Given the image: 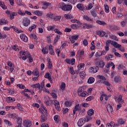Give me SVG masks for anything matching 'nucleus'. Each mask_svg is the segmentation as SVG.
I'll list each match as a JSON object with an SVG mask.
<instances>
[{"label": "nucleus", "mask_w": 127, "mask_h": 127, "mask_svg": "<svg viewBox=\"0 0 127 127\" xmlns=\"http://www.w3.org/2000/svg\"><path fill=\"white\" fill-rule=\"evenodd\" d=\"M59 6L64 11H69L72 10V5L66 4L64 2H61L59 4Z\"/></svg>", "instance_id": "1"}, {"label": "nucleus", "mask_w": 127, "mask_h": 127, "mask_svg": "<svg viewBox=\"0 0 127 127\" xmlns=\"http://www.w3.org/2000/svg\"><path fill=\"white\" fill-rule=\"evenodd\" d=\"M6 101L7 103H8V104H9L10 103H13V102H15V99L14 98L9 97L7 98H6Z\"/></svg>", "instance_id": "19"}, {"label": "nucleus", "mask_w": 127, "mask_h": 127, "mask_svg": "<svg viewBox=\"0 0 127 127\" xmlns=\"http://www.w3.org/2000/svg\"><path fill=\"white\" fill-rule=\"evenodd\" d=\"M92 100H94V97L93 96H90L87 98V99H86V101H88V102H90Z\"/></svg>", "instance_id": "61"}, {"label": "nucleus", "mask_w": 127, "mask_h": 127, "mask_svg": "<svg viewBox=\"0 0 127 127\" xmlns=\"http://www.w3.org/2000/svg\"><path fill=\"white\" fill-rule=\"evenodd\" d=\"M109 42H108V41L106 42V46H105V50H106V51H109V50H110V45L109 44Z\"/></svg>", "instance_id": "55"}, {"label": "nucleus", "mask_w": 127, "mask_h": 127, "mask_svg": "<svg viewBox=\"0 0 127 127\" xmlns=\"http://www.w3.org/2000/svg\"><path fill=\"white\" fill-rule=\"evenodd\" d=\"M0 6H1V8H2V9H6L7 8L6 5L4 4V2L0 0Z\"/></svg>", "instance_id": "32"}, {"label": "nucleus", "mask_w": 127, "mask_h": 127, "mask_svg": "<svg viewBox=\"0 0 127 127\" xmlns=\"http://www.w3.org/2000/svg\"><path fill=\"white\" fill-rule=\"evenodd\" d=\"M37 26V25H36L35 24H33V25H32L29 27L28 30H29L30 32H31V31H32L33 29H35V28H36Z\"/></svg>", "instance_id": "43"}, {"label": "nucleus", "mask_w": 127, "mask_h": 127, "mask_svg": "<svg viewBox=\"0 0 127 127\" xmlns=\"http://www.w3.org/2000/svg\"><path fill=\"white\" fill-rule=\"evenodd\" d=\"M70 27H71L72 29H77L78 27L76 24H72L70 25Z\"/></svg>", "instance_id": "59"}, {"label": "nucleus", "mask_w": 127, "mask_h": 127, "mask_svg": "<svg viewBox=\"0 0 127 127\" xmlns=\"http://www.w3.org/2000/svg\"><path fill=\"white\" fill-rule=\"evenodd\" d=\"M79 75L81 79H85L86 78V72L85 71H81L79 73Z\"/></svg>", "instance_id": "25"}, {"label": "nucleus", "mask_w": 127, "mask_h": 127, "mask_svg": "<svg viewBox=\"0 0 127 127\" xmlns=\"http://www.w3.org/2000/svg\"><path fill=\"white\" fill-rule=\"evenodd\" d=\"M20 37L21 40L24 41V42H27V41H28V38H27V37H26L25 34H20Z\"/></svg>", "instance_id": "14"}, {"label": "nucleus", "mask_w": 127, "mask_h": 127, "mask_svg": "<svg viewBox=\"0 0 127 127\" xmlns=\"http://www.w3.org/2000/svg\"><path fill=\"white\" fill-rule=\"evenodd\" d=\"M78 38L79 35H73L69 38V40L71 43H75V41L78 40Z\"/></svg>", "instance_id": "7"}, {"label": "nucleus", "mask_w": 127, "mask_h": 127, "mask_svg": "<svg viewBox=\"0 0 127 127\" xmlns=\"http://www.w3.org/2000/svg\"><path fill=\"white\" fill-rule=\"evenodd\" d=\"M107 109L109 114H113V112H114V109H113V107L111 106V105H108L107 106Z\"/></svg>", "instance_id": "20"}, {"label": "nucleus", "mask_w": 127, "mask_h": 127, "mask_svg": "<svg viewBox=\"0 0 127 127\" xmlns=\"http://www.w3.org/2000/svg\"><path fill=\"white\" fill-rule=\"evenodd\" d=\"M85 67V64H79L77 65L78 70H81L82 68H84Z\"/></svg>", "instance_id": "42"}, {"label": "nucleus", "mask_w": 127, "mask_h": 127, "mask_svg": "<svg viewBox=\"0 0 127 127\" xmlns=\"http://www.w3.org/2000/svg\"><path fill=\"white\" fill-rule=\"evenodd\" d=\"M22 123V119L19 117H18L17 118V124H18V125H21Z\"/></svg>", "instance_id": "50"}, {"label": "nucleus", "mask_w": 127, "mask_h": 127, "mask_svg": "<svg viewBox=\"0 0 127 127\" xmlns=\"http://www.w3.org/2000/svg\"><path fill=\"white\" fill-rule=\"evenodd\" d=\"M105 65V64L103 60H100L95 63V65L96 66V68H98V70L99 68H104Z\"/></svg>", "instance_id": "2"}, {"label": "nucleus", "mask_w": 127, "mask_h": 127, "mask_svg": "<svg viewBox=\"0 0 127 127\" xmlns=\"http://www.w3.org/2000/svg\"><path fill=\"white\" fill-rule=\"evenodd\" d=\"M84 121V119H80L78 122H77V125L79 127H82V126H83V125H84V122L83 121Z\"/></svg>", "instance_id": "28"}, {"label": "nucleus", "mask_w": 127, "mask_h": 127, "mask_svg": "<svg viewBox=\"0 0 127 127\" xmlns=\"http://www.w3.org/2000/svg\"><path fill=\"white\" fill-rule=\"evenodd\" d=\"M54 105L56 110L60 112V111H61L60 103H59L58 101L55 100L54 102Z\"/></svg>", "instance_id": "9"}, {"label": "nucleus", "mask_w": 127, "mask_h": 127, "mask_svg": "<svg viewBox=\"0 0 127 127\" xmlns=\"http://www.w3.org/2000/svg\"><path fill=\"white\" fill-rule=\"evenodd\" d=\"M20 58H22V60L25 61L27 59V56H26V52L24 51H21L19 53Z\"/></svg>", "instance_id": "5"}, {"label": "nucleus", "mask_w": 127, "mask_h": 127, "mask_svg": "<svg viewBox=\"0 0 127 127\" xmlns=\"http://www.w3.org/2000/svg\"><path fill=\"white\" fill-rule=\"evenodd\" d=\"M107 42H108V43H111V44L113 45L115 48H120V47H122V45L119 44L118 43H117V42L109 40L107 41Z\"/></svg>", "instance_id": "3"}, {"label": "nucleus", "mask_w": 127, "mask_h": 127, "mask_svg": "<svg viewBox=\"0 0 127 127\" xmlns=\"http://www.w3.org/2000/svg\"><path fill=\"white\" fill-rule=\"evenodd\" d=\"M44 77L45 78H46V79H48L49 80H50V79H51V76H50L49 73L48 72L46 73Z\"/></svg>", "instance_id": "53"}, {"label": "nucleus", "mask_w": 127, "mask_h": 127, "mask_svg": "<svg viewBox=\"0 0 127 127\" xmlns=\"http://www.w3.org/2000/svg\"><path fill=\"white\" fill-rule=\"evenodd\" d=\"M10 19H13V18H14V16L15 15V13L13 12H11V14H10Z\"/></svg>", "instance_id": "62"}, {"label": "nucleus", "mask_w": 127, "mask_h": 127, "mask_svg": "<svg viewBox=\"0 0 127 127\" xmlns=\"http://www.w3.org/2000/svg\"><path fill=\"white\" fill-rule=\"evenodd\" d=\"M7 21L5 20L4 18H2L0 19V25H5V24H7Z\"/></svg>", "instance_id": "21"}, {"label": "nucleus", "mask_w": 127, "mask_h": 127, "mask_svg": "<svg viewBox=\"0 0 127 127\" xmlns=\"http://www.w3.org/2000/svg\"><path fill=\"white\" fill-rule=\"evenodd\" d=\"M90 14L93 17H97V11H96V9L90 11Z\"/></svg>", "instance_id": "26"}, {"label": "nucleus", "mask_w": 127, "mask_h": 127, "mask_svg": "<svg viewBox=\"0 0 127 127\" xmlns=\"http://www.w3.org/2000/svg\"><path fill=\"white\" fill-rule=\"evenodd\" d=\"M115 126V123L111 122L110 123H107L106 127H112Z\"/></svg>", "instance_id": "57"}, {"label": "nucleus", "mask_w": 127, "mask_h": 127, "mask_svg": "<svg viewBox=\"0 0 127 127\" xmlns=\"http://www.w3.org/2000/svg\"><path fill=\"white\" fill-rule=\"evenodd\" d=\"M54 29H55V26H49L47 27L48 31H51V30H53Z\"/></svg>", "instance_id": "51"}, {"label": "nucleus", "mask_w": 127, "mask_h": 127, "mask_svg": "<svg viewBox=\"0 0 127 127\" xmlns=\"http://www.w3.org/2000/svg\"><path fill=\"white\" fill-rule=\"evenodd\" d=\"M94 82H95V78L93 77H89L87 81L88 84H93Z\"/></svg>", "instance_id": "27"}, {"label": "nucleus", "mask_w": 127, "mask_h": 127, "mask_svg": "<svg viewBox=\"0 0 127 127\" xmlns=\"http://www.w3.org/2000/svg\"><path fill=\"white\" fill-rule=\"evenodd\" d=\"M54 31L55 33H57L58 34H59V35H62V32H61L58 29H55Z\"/></svg>", "instance_id": "63"}, {"label": "nucleus", "mask_w": 127, "mask_h": 127, "mask_svg": "<svg viewBox=\"0 0 127 127\" xmlns=\"http://www.w3.org/2000/svg\"><path fill=\"white\" fill-rule=\"evenodd\" d=\"M83 17L84 19L86 20L87 21H89V22H93L94 21V20L92 18H91L89 16L87 15H84L83 16Z\"/></svg>", "instance_id": "17"}, {"label": "nucleus", "mask_w": 127, "mask_h": 127, "mask_svg": "<svg viewBox=\"0 0 127 127\" xmlns=\"http://www.w3.org/2000/svg\"><path fill=\"white\" fill-rule=\"evenodd\" d=\"M65 88H66V84L64 82H63L61 86V90H62L63 91L65 89Z\"/></svg>", "instance_id": "54"}, {"label": "nucleus", "mask_w": 127, "mask_h": 127, "mask_svg": "<svg viewBox=\"0 0 127 127\" xmlns=\"http://www.w3.org/2000/svg\"><path fill=\"white\" fill-rule=\"evenodd\" d=\"M118 102L119 104H124V100H123V96L120 95L118 99Z\"/></svg>", "instance_id": "35"}, {"label": "nucleus", "mask_w": 127, "mask_h": 127, "mask_svg": "<svg viewBox=\"0 0 127 127\" xmlns=\"http://www.w3.org/2000/svg\"><path fill=\"white\" fill-rule=\"evenodd\" d=\"M60 38V36L57 35L56 37L55 38L54 40V44H56V43L58 42V40H59Z\"/></svg>", "instance_id": "40"}, {"label": "nucleus", "mask_w": 127, "mask_h": 127, "mask_svg": "<svg viewBox=\"0 0 127 127\" xmlns=\"http://www.w3.org/2000/svg\"><path fill=\"white\" fill-rule=\"evenodd\" d=\"M34 14L35 15H37L38 16H42V14H43V12L41 11H39L38 10H36L34 12Z\"/></svg>", "instance_id": "23"}, {"label": "nucleus", "mask_w": 127, "mask_h": 127, "mask_svg": "<svg viewBox=\"0 0 127 127\" xmlns=\"http://www.w3.org/2000/svg\"><path fill=\"white\" fill-rule=\"evenodd\" d=\"M75 59H72L71 60L69 59H66L65 60V62L67 63V64H69L72 65H75Z\"/></svg>", "instance_id": "11"}, {"label": "nucleus", "mask_w": 127, "mask_h": 127, "mask_svg": "<svg viewBox=\"0 0 127 127\" xmlns=\"http://www.w3.org/2000/svg\"><path fill=\"white\" fill-rule=\"evenodd\" d=\"M54 20H55V21H58L59 20H60L61 19V16H54V18H53Z\"/></svg>", "instance_id": "46"}, {"label": "nucleus", "mask_w": 127, "mask_h": 127, "mask_svg": "<svg viewBox=\"0 0 127 127\" xmlns=\"http://www.w3.org/2000/svg\"><path fill=\"white\" fill-rule=\"evenodd\" d=\"M47 60L49 69H51V68H52V63H51L50 59H48Z\"/></svg>", "instance_id": "44"}, {"label": "nucleus", "mask_w": 127, "mask_h": 127, "mask_svg": "<svg viewBox=\"0 0 127 127\" xmlns=\"http://www.w3.org/2000/svg\"><path fill=\"white\" fill-rule=\"evenodd\" d=\"M98 78L100 79V80L98 81L99 83H104V82H105V81H107V79H106V77L103 75H98L97 76Z\"/></svg>", "instance_id": "12"}, {"label": "nucleus", "mask_w": 127, "mask_h": 127, "mask_svg": "<svg viewBox=\"0 0 127 127\" xmlns=\"http://www.w3.org/2000/svg\"><path fill=\"white\" fill-rule=\"evenodd\" d=\"M69 71L72 75L75 74V71H74V68L73 67H70L69 68Z\"/></svg>", "instance_id": "56"}, {"label": "nucleus", "mask_w": 127, "mask_h": 127, "mask_svg": "<svg viewBox=\"0 0 127 127\" xmlns=\"http://www.w3.org/2000/svg\"><path fill=\"white\" fill-rule=\"evenodd\" d=\"M96 23H98L100 25H106V24H107V23H106V22H105V21H101V20L96 21Z\"/></svg>", "instance_id": "39"}, {"label": "nucleus", "mask_w": 127, "mask_h": 127, "mask_svg": "<svg viewBox=\"0 0 127 127\" xmlns=\"http://www.w3.org/2000/svg\"><path fill=\"white\" fill-rule=\"evenodd\" d=\"M89 71L90 73L94 74L99 71V68L97 67V66H91L89 68Z\"/></svg>", "instance_id": "8"}, {"label": "nucleus", "mask_w": 127, "mask_h": 127, "mask_svg": "<svg viewBox=\"0 0 127 127\" xmlns=\"http://www.w3.org/2000/svg\"><path fill=\"white\" fill-rule=\"evenodd\" d=\"M104 7L105 12H106L107 13L110 12V7H109V5H105Z\"/></svg>", "instance_id": "45"}, {"label": "nucleus", "mask_w": 127, "mask_h": 127, "mask_svg": "<svg viewBox=\"0 0 127 127\" xmlns=\"http://www.w3.org/2000/svg\"><path fill=\"white\" fill-rule=\"evenodd\" d=\"M114 81L116 83H121V77L119 76H115L114 77Z\"/></svg>", "instance_id": "38"}, {"label": "nucleus", "mask_w": 127, "mask_h": 127, "mask_svg": "<svg viewBox=\"0 0 127 127\" xmlns=\"http://www.w3.org/2000/svg\"><path fill=\"white\" fill-rule=\"evenodd\" d=\"M84 28H86L87 29H90V28H94V26L92 24H88L87 23H85L84 24Z\"/></svg>", "instance_id": "24"}, {"label": "nucleus", "mask_w": 127, "mask_h": 127, "mask_svg": "<svg viewBox=\"0 0 127 127\" xmlns=\"http://www.w3.org/2000/svg\"><path fill=\"white\" fill-rule=\"evenodd\" d=\"M43 4L44 5V6H43L42 8L45 9L46 8H47V6L50 5V4H51V3H49V2H43Z\"/></svg>", "instance_id": "31"}, {"label": "nucleus", "mask_w": 127, "mask_h": 127, "mask_svg": "<svg viewBox=\"0 0 127 127\" xmlns=\"http://www.w3.org/2000/svg\"><path fill=\"white\" fill-rule=\"evenodd\" d=\"M94 111L93 110V109H91L87 112V114L89 116H93L94 115Z\"/></svg>", "instance_id": "37"}, {"label": "nucleus", "mask_w": 127, "mask_h": 127, "mask_svg": "<svg viewBox=\"0 0 127 127\" xmlns=\"http://www.w3.org/2000/svg\"><path fill=\"white\" fill-rule=\"evenodd\" d=\"M42 52L43 54H48V48L47 47H44L42 50Z\"/></svg>", "instance_id": "29"}, {"label": "nucleus", "mask_w": 127, "mask_h": 127, "mask_svg": "<svg viewBox=\"0 0 127 127\" xmlns=\"http://www.w3.org/2000/svg\"><path fill=\"white\" fill-rule=\"evenodd\" d=\"M23 125L24 127H31V126H32V123H31V121H30V120L27 119L23 121Z\"/></svg>", "instance_id": "6"}, {"label": "nucleus", "mask_w": 127, "mask_h": 127, "mask_svg": "<svg viewBox=\"0 0 127 127\" xmlns=\"http://www.w3.org/2000/svg\"><path fill=\"white\" fill-rule=\"evenodd\" d=\"M30 37L33 39H37V37L34 34H31L30 35Z\"/></svg>", "instance_id": "64"}, {"label": "nucleus", "mask_w": 127, "mask_h": 127, "mask_svg": "<svg viewBox=\"0 0 127 127\" xmlns=\"http://www.w3.org/2000/svg\"><path fill=\"white\" fill-rule=\"evenodd\" d=\"M93 8V4L90 3L88 5V7H86V10H90V9H92Z\"/></svg>", "instance_id": "52"}, {"label": "nucleus", "mask_w": 127, "mask_h": 127, "mask_svg": "<svg viewBox=\"0 0 127 127\" xmlns=\"http://www.w3.org/2000/svg\"><path fill=\"white\" fill-rule=\"evenodd\" d=\"M7 65L9 66V67H10V71L11 72H12L13 70H14V65L11 62H7Z\"/></svg>", "instance_id": "16"}, {"label": "nucleus", "mask_w": 127, "mask_h": 127, "mask_svg": "<svg viewBox=\"0 0 127 127\" xmlns=\"http://www.w3.org/2000/svg\"><path fill=\"white\" fill-rule=\"evenodd\" d=\"M83 92H85V90H84V87L83 86L80 87L77 90V94H80Z\"/></svg>", "instance_id": "36"}, {"label": "nucleus", "mask_w": 127, "mask_h": 127, "mask_svg": "<svg viewBox=\"0 0 127 127\" xmlns=\"http://www.w3.org/2000/svg\"><path fill=\"white\" fill-rule=\"evenodd\" d=\"M42 110V111H41V112L42 113L43 115H44V114H47V109H46V107L43 106Z\"/></svg>", "instance_id": "48"}, {"label": "nucleus", "mask_w": 127, "mask_h": 127, "mask_svg": "<svg viewBox=\"0 0 127 127\" xmlns=\"http://www.w3.org/2000/svg\"><path fill=\"white\" fill-rule=\"evenodd\" d=\"M55 15L53 14V13L51 12H50L47 14V17H48L49 18H51V19H53Z\"/></svg>", "instance_id": "34"}, {"label": "nucleus", "mask_w": 127, "mask_h": 127, "mask_svg": "<svg viewBox=\"0 0 127 127\" xmlns=\"http://www.w3.org/2000/svg\"><path fill=\"white\" fill-rule=\"evenodd\" d=\"M22 23L24 26L27 27L30 24V19L27 17H25L23 19Z\"/></svg>", "instance_id": "4"}, {"label": "nucleus", "mask_w": 127, "mask_h": 127, "mask_svg": "<svg viewBox=\"0 0 127 127\" xmlns=\"http://www.w3.org/2000/svg\"><path fill=\"white\" fill-rule=\"evenodd\" d=\"M48 50L51 55H55V52H54V50H53V46H52V45H50L49 46Z\"/></svg>", "instance_id": "13"}, {"label": "nucleus", "mask_w": 127, "mask_h": 127, "mask_svg": "<svg viewBox=\"0 0 127 127\" xmlns=\"http://www.w3.org/2000/svg\"><path fill=\"white\" fill-rule=\"evenodd\" d=\"M92 120V117L91 116H85L83 118L84 122H90Z\"/></svg>", "instance_id": "33"}, {"label": "nucleus", "mask_w": 127, "mask_h": 127, "mask_svg": "<svg viewBox=\"0 0 127 127\" xmlns=\"http://www.w3.org/2000/svg\"><path fill=\"white\" fill-rule=\"evenodd\" d=\"M32 74H33V75H34V76L39 77V70H38V68L36 67L32 72Z\"/></svg>", "instance_id": "15"}, {"label": "nucleus", "mask_w": 127, "mask_h": 127, "mask_svg": "<svg viewBox=\"0 0 127 127\" xmlns=\"http://www.w3.org/2000/svg\"><path fill=\"white\" fill-rule=\"evenodd\" d=\"M96 34L97 35H99L100 37H104V35L106 34V32L99 30L96 31Z\"/></svg>", "instance_id": "10"}, {"label": "nucleus", "mask_w": 127, "mask_h": 127, "mask_svg": "<svg viewBox=\"0 0 127 127\" xmlns=\"http://www.w3.org/2000/svg\"><path fill=\"white\" fill-rule=\"evenodd\" d=\"M103 84H104V85H105V86H107V87H110V86H111V83L107 80L105 81H104V83Z\"/></svg>", "instance_id": "60"}, {"label": "nucleus", "mask_w": 127, "mask_h": 127, "mask_svg": "<svg viewBox=\"0 0 127 127\" xmlns=\"http://www.w3.org/2000/svg\"><path fill=\"white\" fill-rule=\"evenodd\" d=\"M72 103L71 101H67L65 102L64 105L65 107H71V106H72Z\"/></svg>", "instance_id": "41"}, {"label": "nucleus", "mask_w": 127, "mask_h": 127, "mask_svg": "<svg viewBox=\"0 0 127 127\" xmlns=\"http://www.w3.org/2000/svg\"><path fill=\"white\" fill-rule=\"evenodd\" d=\"M110 39H113V40H116V41H118L119 39H118V37L115 35H110Z\"/></svg>", "instance_id": "47"}, {"label": "nucleus", "mask_w": 127, "mask_h": 127, "mask_svg": "<svg viewBox=\"0 0 127 127\" xmlns=\"http://www.w3.org/2000/svg\"><path fill=\"white\" fill-rule=\"evenodd\" d=\"M33 88H37L38 89H40V84L36 83L32 85Z\"/></svg>", "instance_id": "58"}, {"label": "nucleus", "mask_w": 127, "mask_h": 127, "mask_svg": "<svg viewBox=\"0 0 127 127\" xmlns=\"http://www.w3.org/2000/svg\"><path fill=\"white\" fill-rule=\"evenodd\" d=\"M47 120V118H46V116L45 115H43L41 116V123H44V122H45V121H46Z\"/></svg>", "instance_id": "30"}, {"label": "nucleus", "mask_w": 127, "mask_h": 127, "mask_svg": "<svg viewBox=\"0 0 127 127\" xmlns=\"http://www.w3.org/2000/svg\"><path fill=\"white\" fill-rule=\"evenodd\" d=\"M74 110L76 111L81 110V107H80V105L79 104L76 105Z\"/></svg>", "instance_id": "49"}, {"label": "nucleus", "mask_w": 127, "mask_h": 127, "mask_svg": "<svg viewBox=\"0 0 127 127\" xmlns=\"http://www.w3.org/2000/svg\"><path fill=\"white\" fill-rule=\"evenodd\" d=\"M76 7L78 8V9H79V10H84V5L82 3H78L76 5Z\"/></svg>", "instance_id": "22"}, {"label": "nucleus", "mask_w": 127, "mask_h": 127, "mask_svg": "<svg viewBox=\"0 0 127 127\" xmlns=\"http://www.w3.org/2000/svg\"><path fill=\"white\" fill-rule=\"evenodd\" d=\"M78 96L79 97H82L83 98H85V97H87L88 96V92L87 91H83L82 92H81L80 93H78Z\"/></svg>", "instance_id": "18"}]
</instances>
